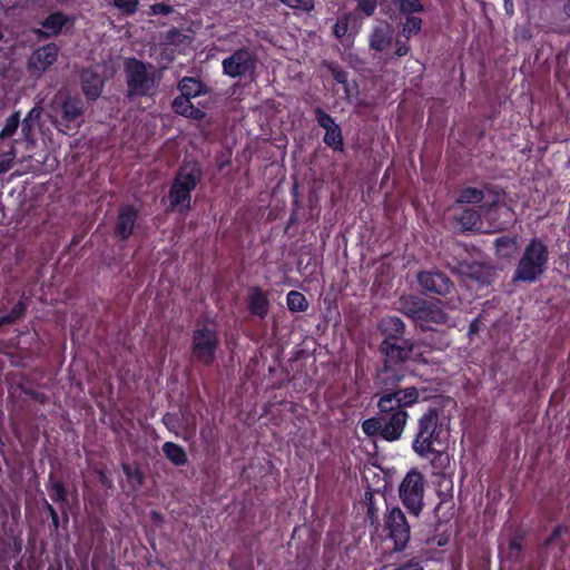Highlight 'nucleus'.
<instances>
[{"instance_id": "48", "label": "nucleus", "mask_w": 570, "mask_h": 570, "mask_svg": "<svg viewBox=\"0 0 570 570\" xmlns=\"http://www.w3.org/2000/svg\"><path fill=\"white\" fill-rule=\"evenodd\" d=\"M391 570H424V567L417 559H411Z\"/></svg>"}, {"instance_id": "50", "label": "nucleus", "mask_w": 570, "mask_h": 570, "mask_svg": "<svg viewBox=\"0 0 570 570\" xmlns=\"http://www.w3.org/2000/svg\"><path fill=\"white\" fill-rule=\"evenodd\" d=\"M46 510L51 518L52 525L55 529L59 528V517L55 508L50 503H46Z\"/></svg>"}, {"instance_id": "43", "label": "nucleus", "mask_w": 570, "mask_h": 570, "mask_svg": "<svg viewBox=\"0 0 570 570\" xmlns=\"http://www.w3.org/2000/svg\"><path fill=\"white\" fill-rule=\"evenodd\" d=\"M515 242L509 237H499L495 239V247L498 254L501 256H507L508 253H504V249L514 248Z\"/></svg>"}, {"instance_id": "57", "label": "nucleus", "mask_w": 570, "mask_h": 570, "mask_svg": "<svg viewBox=\"0 0 570 570\" xmlns=\"http://www.w3.org/2000/svg\"><path fill=\"white\" fill-rule=\"evenodd\" d=\"M8 324V320L7 318H3L2 316L0 317V327L3 326V325H7Z\"/></svg>"}, {"instance_id": "47", "label": "nucleus", "mask_w": 570, "mask_h": 570, "mask_svg": "<svg viewBox=\"0 0 570 570\" xmlns=\"http://www.w3.org/2000/svg\"><path fill=\"white\" fill-rule=\"evenodd\" d=\"M163 422L167 426V429L171 432H174L176 435H179L178 433V417L176 414L173 413H166L163 416Z\"/></svg>"}, {"instance_id": "17", "label": "nucleus", "mask_w": 570, "mask_h": 570, "mask_svg": "<svg viewBox=\"0 0 570 570\" xmlns=\"http://www.w3.org/2000/svg\"><path fill=\"white\" fill-rule=\"evenodd\" d=\"M394 35L393 27L387 21H379L368 36L370 48L375 51H383L392 43Z\"/></svg>"}, {"instance_id": "18", "label": "nucleus", "mask_w": 570, "mask_h": 570, "mask_svg": "<svg viewBox=\"0 0 570 570\" xmlns=\"http://www.w3.org/2000/svg\"><path fill=\"white\" fill-rule=\"evenodd\" d=\"M137 218L138 212L132 206H121L116 223V235L121 239L129 238L134 232Z\"/></svg>"}, {"instance_id": "19", "label": "nucleus", "mask_w": 570, "mask_h": 570, "mask_svg": "<svg viewBox=\"0 0 570 570\" xmlns=\"http://www.w3.org/2000/svg\"><path fill=\"white\" fill-rule=\"evenodd\" d=\"M380 330L384 335L383 342H395L404 340L405 324L397 316H386L380 322Z\"/></svg>"}, {"instance_id": "52", "label": "nucleus", "mask_w": 570, "mask_h": 570, "mask_svg": "<svg viewBox=\"0 0 570 570\" xmlns=\"http://www.w3.org/2000/svg\"><path fill=\"white\" fill-rule=\"evenodd\" d=\"M561 532H562V528L561 527L554 528V530L552 531L551 535L547 540V544H551L553 541L559 539L560 535H561Z\"/></svg>"}, {"instance_id": "5", "label": "nucleus", "mask_w": 570, "mask_h": 570, "mask_svg": "<svg viewBox=\"0 0 570 570\" xmlns=\"http://www.w3.org/2000/svg\"><path fill=\"white\" fill-rule=\"evenodd\" d=\"M219 343L217 325L212 321L197 323L193 332V356L204 365H210Z\"/></svg>"}, {"instance_id": "38", "label": "nucleus", "mask_w": 570, "mask_h": 570, "mask_svg": "<svg viewBox=\"0 0 570 570\" xmlns=\"http://www.w3.org/2000/svg\"><path fill=\"white\" fill-rule=\"evenodd\" d=\"M399 10L404 14H412L423 11L420 0H397Z\"/></svg>"}, {"instance_id": "23", "label": "nucleus", "mask_w": 570, "mask_h": 570, "mask_svg": "<svg viewBox=\"0 0 570 570\" xmlns=\"http://www.w3.org/2000/svg\"><path fill=\"white\" fill-rule=\"evenodd\" d=\"M268 299L261 288L255 287L250 291L249 311L252 314L265 317L268 312Z\"/></svg>"}, {"instance_id": "13", "label": "nucleus", "mask_w": 570, "mask_h": 570, "mask_svg": "<svg viewBox=\"0 0 570 570\" xmlns=\"http://www.w3.org/2000/svg\"><path fill=\"white\" fill-rule=\"evenodd\" d=\"M458 272L466 278L479 283L480 285H489L494 276V268L488 264L473 262H462L458 265Z\"/></svg>"}, {"instance_id": "59", "label": "nucleus", "mask_w": 570, "mask_h": 570, "mask_svg": "<svg viewBox=\"0 0 570 570\" xmlns=\"http://www.w3.org/2000/svg\"><path fill=\"white\" fill-rule=\"evenodd\" d=\"M3 39V33L2 31L0 30V41Z\"/></svg>"}, {"instance_id": "32", "label": "nucleus", "mask_w": 570, "mask_h": 570, "mask_svg": "<svg viewBox=\"0 0 570 570\" xmlns=\"http://www.w3.org/2000/svg\"><path fill=\"white\" fill-rule=\"evenodd\" d=\"M324 142L335 151L343 150V136L340 126L332 128L328 132H325Z\"/></svg>"}, {"instance_id": "51", "label": "nucleus", "mask_w": 570, "mask_h": 570, "mask_svg": "<svg viewBox=\"0 0 570 570\" xmlns=\"http://www.w3.org/2000/svg\"><path fill=\"white\" fill-rule=\"evenodd\" d=\"M410 51V47L406 42H400L397 41V46H396V49H395V55L397 57H403L405 55H407Z\"/></svg>"}, {"instance_id": "54", "label": "nucleus", "mask_w": 570, "mask_h": 570, "mask_svg": "<svg viewBox=\"0 0 570 570\" xmlns=\"http://www.w3.org/2000/svg\"><path fill=\"white\" fill-rule=\"evenodd\" d=\"M563 12L570 19V0L564 3Z\"/></svg>"}, {"instance_id": "7", "label": "nucleus", "mask_w": 570, "mask_h": 570, "mask_svg": "<svg viewBox=\"0 0 570 570\" xmlns=\"http://www.w3.org/2000/svg\"><path fill=\"white\" fill-rule=\"evenodd\" d=\"M384 528L394 541V550L402 551L410 541L411 528L404 512L399 507L386 510Z\"/></svg>"}, {"instance_id": "26", "label": "nucleus", "mask_w": 570, "mask_h": 570, "mask_svg": "<svg viewBox=\"0 0 570 570\" xmlns=\"http://www.w3.org/2000/svg\"><path fill=\"white\" fill-rule=\"evenodd\" d=\"M173 109L176 114L186 117L198 118V115H200V110L193 106L190 98L183 95L174 99Z\"/></svg>"}, {"instance_id": "36", "label": "nucleus", "mask_w": 570, "mask_h": 570, "mask_svg": "<svg viewBox=\"0 0 570 570\" xmlns=\"http://www.w3.org/2000/svg\"><path fill=\"white\" fill-rule=\"evenodd\" d=\"M17 157V150L13 144L10 146L8 151L0 154V175L7 173L13 167L14 159Z\"/></svg>"}, {"instance_id": "46", "label": "nucleus", "mask_w": 570, "mask_h": 570, "mask_svg": "<svg viewBox=\"0 0 570 570\" xmlns=\"http://www.w3.org/2000/svg\"><path fill=\"white\" fill-rule=\"evenodd\" d=\"M348 29V20L347 18H338L336 23L333 27V32L336 36V38L341 39L343 38Z\"/></svg>"}, {"instance_id": "30", "label": "nucleus", "mask_w": 570, "mask_h": 570, "mask_svg": "<svg viewBox=\"0 0 570 570\" xmlns=\"http://www.w3.org/2000/svg\"><path fill=\"white\" fill-rule=\"evenodd\" d=\"M124 473L127 476V481L131 490H137L144 483V474L138 468H134L130 464L124 463L121 465Z\"/></svg>"}, {"instance_id": "1", "label": "nucleus", "mask_w": 570, "mask_h": 570, "mask_svg": "<svg viewBox=\"0 0 570 570\" xmlns=\"http://www.w3.org/2000/svg\"><path fill=\"white\" fill-rule=\"evenodd\" d=\"M446 436L448 431L440 421V411L436 407H429L417 420L412 449L423 459L435 454L433 464L443 466L449 463V455L439 448L444 446Z\"/></svg>"}, {"instance_id": "34", "label": "nucleus", "mask_w": 570, "mask_h": 570, "mask_svg": "<svg viewBox=\"0 0 570 570\" xmlns=\"http://www.w3.org/2000/svg\"><path fill=\"white\" fill-rule=\"evenodd\" d=\"M20 124V112L16 111L4 122L3 128L0 131V138L6 139L12 137Z\"/></svg>"}, {"instance_id": "2", "label": "nucleus", "mask_w": 570, "mask_h": 570, "mask_svg": "<svg viewBox=\"0 0 570 570\" xmlns=\"http://www.w3.org/2000/svg\"><path fill=\"white\" fill-rule=\"evenodd\" d=\"M124 72L127 85V97L154 98L159 91L164 72L150 62L130 57L124 61Z\"/></svg>"}, {"instance_id": "6", "label": "nucleus", "mask_w": 570, "mask_h": 570, "mask_svg": "<svg viewBox=\"0 0 570 570\" xmlns=\"http://www.w3.org/2000/svg\"><path fill=\"white\" fill-rule=\"evenodd\" d=\"M425 492V478L416 469H411L399 487V497L407 511L419 517L423 509V498Z\"/></svg>"}, {"instance_id": "14", "label": "nucleus", "mask_w": 570, "mask_h": 570, "mask_svg": "<svg viewBox=\"0 0 570 570\" xmlns=\"http://www.w3.org/2000/svg\"><path fill=\"white\" fill-rule=\"evenodd\" d=\"M404 379V371L401 366L385 363L376 375L375 384L382 395L394 391Z\"/></svg>"}, {"instance_id": "39", "label": "nucleus", "mask_w": 570, "mask_h": 570, "mask_svg": "<svg viewBox=\"0 0 570 570\" xmlns=\"http://www.w3.org/2000/svg\"><path fill=\"white\" fill-rule=\"evenodd\" d=\"M279 1L293 10L309 12L314 9V0H279Z\"/></svg>"}, {"instance_id": "10", "label": "nucleus", "mask_w": 570, "mask_h": 570, "mask_svg": "<svg viewBox=\"0 0 570 570\" xmlns=\"http://www.w3.org/2000/svg\"><path fill=\"white\" fill-rule=\"evenodd\" d=\"M419 390L414 386L406 389H395L380 396V405L382 407L392 410H406L407 406L413 405L419 400Z\"/></svg>"}, {"instance_id": "45", "label": "nucleus", "mask_w": 570, "mask_h": 570, "mask_svg": "<svg viewBox=\"0 0 570 570\" xmlns=\"http://www.w3.org/2000/svg\"><path fill=\"white\" fill-rule=\"evenodd\" d=\"M357 2V8L365 16L370 17L374 13L376 9V0H355Z\"/></svg>"}, {"instance_id": "41", "label": "nucleus", "mask_w": 570, "mask_h": 570, "mask_svg": "<svg viewBox=\"0 0 570 570\" xmlns=\"http://www.w3.org/2000/svg\"><path fill=\"white\" fill-rule=\"evenodd\" d=\"M50 498L55 502H66L67 501V491L60 481H53L51 483Z\"/></svg>"}, {"instance_id": "24", "label": "nucleus", "mask_w": 570, "mask_h": 570, "mask_svg": "<svg viewBox=\"0 0 570 570\" xmlns=\"http://www.w3.org/2000/svg\"><path fill=\"white\" fill-rule=\"evenodd\" d=\"M165 456L176 466H183L188 462L186 451L179 444L165 442L163 445Z\"/></svg>"}, {"instance_id": "42", "label": "nucleus", "mask_w": 570, "mask_h": 570, "mask_svg": "<svg viewBox=\"0 0 570 570\" xmlns=\"http://www.w3.org/2000/svg\"><path fill=\"white\" fill-rule=\"evenodd\" d=\"M26 313V305L23 302H18L11 309V312L7 315H3V318L8 320V324H12L16 321L20 320Z\"/></svg>"}, {"instance_id": "33", "label": "nucleus", "mask_w": 570, "mask_h": 570, "mask_svg": "<svg viewBox=\"0 0 570 570\" xmlns=\"http://www.w3.org/2000/svg\"><path fill=\"white\" fill-rule=\"evenodd\" d=\"M362 431L365 435L373 438L379 435L382 439V422L380 416L370 417L362 422Z\"/></svg>"}, {"instance_id": "29", "label": "nucleus", "mask_w": 570, "mask_h": 570, "mask_svg": "<svg viewBox=\"0 0 570 570\" xmlns=\"http://www.w3.org/2000/svg\"><path fill=\"white\" fill-rule=\"evenodd\" d=\"M484 193L482 189L466 187L461 189L456 203L459 204H479L483 200Z\"/></svg>"}, {"instance_id": "37", "label": "nucleus", "mask_w": 570, "mask_h": 570, "mask_svg": "<svg viewBox=\"0 0 570 570\" xmlns=\"http://www.w3.org/2000/svg\"><path fill=\"white\" fill-rule=\"evenodd\" d=\"M314 112L317 124L325 129V132H328L330 130H332V128L338 126L335 122L334 118L327 112H325L323 109L316 108Z\"/></svg>"}, {"instance_id": "58", "label": "nucleus", "mask_w": 570, "mask_h": 570, "mask_svg": "<svg viewBox=\"0 0 570 570\" xmlns=\"http://www.w3.org/2000/svg\"><path fill=\"white\" fill-rule=\"evenodd\" d=\"M511 546H512V548L519 549V546L515 543H512Z\"/></svg>"}, {"instance_id": "16", "label": "nucleus", "mask_w": 570, "mask_h": 570, "mask_svg": "<svg viewBox=\"0 0 570 570\" xmlns=\"http://www.w3.org/2000/svg\"><path fill=\"white\" fill-rule=\"evenodd\" d=\"M61 111L63 128H60V130L67 132L69 129L79 127L78 119L82 116L85 106L81 99L67 97L61 105Z\"/></svg>"}, {"instance_id": "20", "label": "nucleus", "mask_w": 570, "mask_h": 570, "mask_svg": "<svg viewBox=\"0 0 570 570\" xmlns=\"http://www.w3.org/2000/svg\"><path fill=\"white\" fill-rule=\"evenodd\" d=\"M448 320L449 317L442 308L433 303L424 301V304L419 312L416 324L424 327L426 323L444 324Z\"/></svg>"}, {"instance_id": "55", "label": "nucleus", "mask_w": 570, "mask_h": 570, "mask_svg": "<svg viewBox=\"0 0 570 570\" xmlns=\"http://www.w3.org/2000/svg\"><path fill=\"white\" fill-rule=\"evenodd\" d=\"M367 514H368V518L373 521L374 517H375V510L372 504H370V507H368Z\"/></svg>"}, {"instance_id": "40", "label": "nucleus", "mask_w": 570, "mask_h": 570, "mask_svg": "<svg viewBox=\"0 0 570 570\" xmlns=\"http://www.w3.org/2000/svg\"><path fill=\"white\" fill-rule=\"evenodd\" d=\"M111 3L126 14H134L138 9V0H111Z\"/></svg>"}, {"instance_id": "28", "label": "nucleus", "mask_w": 570, "mask_h": 570, "mask_svg": "<svg viewBox=\"0 0 570 570\" xmlns=\"http://www.w3.org/2000/svg\"><path fill=\"white\" fill-rule=\"evenodd\" d=\"M423 304L424 301L420 298H415L413 296L403 297L400 301V311L404 313L406 316L414 320V322L416 323L419 312L422 308Z\"/></svg>"}, {"instance_id": "9", "label": "nucleus", "mask_w": 570, "mask_h": 570, "mask_svg": "<svg viewBox=\"0 0 570 570\" xmlns=\"http://www.w3.org/2000/svg\"><path fill=\"white\" fill-rule=\"evenodd\" d=\"M376 405L382 422V440L387 442L400 440L409 420L407 411L397 410L395 407L392 410L384 409L380 405V400H377Z\"/></svg>"}, {"instance_id": "21", "label": "nucleus", "mask_w": 570, "mask_h": 570, "mask_svg": "<svg viewBox=\"0 0 570 570\" xmlns=\"http://www.w3.org/2000/svg\"><path fill=\"white\" fill-rule=\"evenodd\" d=\"M81 85L85 95L94 100L101 94L104 82L96 72L85 70L81 75Z\"/></svg>"}, {"instance_id": "31", "label": "nucleus", "mask_w": 570, "mask_h": 570, "mask_svg": "<svg viewBox=\"0 0 570 570\" xmlns=\"http://www.w3.org/2000/svg\"><path fill=\"white\" fill-rule=\"evenodd\" d=\"M287 307L292 312H304L308 307L306 297L296 291H291L287 294Z\"/></svg>"}, {"instance_id": "53", "label": "nucleus", "mask_w": 570, "mask_h": 570, "mask_svg": "<svg viewBox=\"0 0 570 570\" xmlns=\"http://www.w3.org/2000/svg\"><path fill=\"white\" fill-rule=\"evenodd\" d=\"M151 10L154 13H168L169 12V9L167 6L165 4H160V3H156L151 7Z\"/></svg>"}, {"instance_id": "27", "label": "nucleus", "mask_w": 570, "mask_h": 570, "mask_svg": "<svg viewBox=\"0 0 570 570\" xmlns=\"http://www.w3.org/2000/svg\"><path fill=\"white\" fill-rule=\"evenodd\" d=\"M178 89L183 96L186 97H197L203 92V83L193 77H184L178 82Z\"/></svg>"}, {"instance_id": "15", "label": "nucleus", "mask_w": 570, "mask_h": 570, "mask_svg": "<svg viewBox=\"0 0 570 570\" xmlns=\"http://www.w3.org/2000/svg\"><path fill=\"white\" fill-rule=\"evenodd\" d=\"M59 47L47 43L36 49L29 58V68L35 71H46L58 58Z\"/></svg>"}, {"instance_id": "3", "label": "nucleus", "mask_w": 570, "mask_h": 570, "mask_svg": "<svg viewBox=\"0 0 570 570\" xmlns=\"http://www.w3.org/2000/svg\"><path fill=\"white\" fill-rule=\"evenodd\" d=\"M549 261V250L542 239L534 237L524 247L517 264L512 281L534 283L544 273Z\"/></svg>"}, {"instance_id": "8", "label": "nucleus", "mask_w": 570, "mask_h": 570, "mask_svg": "<svg viewBox=\"0 0 570 570\" xmlns=\"http://www.w3.org/2000/svg\"><path fill=\"white\" fill-rule=\"evenodd\" d=\"M256 65V56L248 48L237 49L222 62L224 75L230 78L252 77Z\"/></svg>"}, {"instance_id": "25", "label": "nucleus", "mask_w": 570, "mask_h": 570, "mask_svg": "<svg viewBox=\"0 0 570 570\" xmlns=\"http://www.w3.org/2000/svg\"><path fill=\"white\" fill-rule=\"evenodd\" d=\"M458 225L463 230H472L481 224V217L479 212L474 209H463L456 217Z\"/></svg>"}, {"instance_id": "11", "label": "nucleus", "mask_w": 570, "mask_h": 570, "mask_svg": "<svg viewBox=\"0 0 570 570\" xmlns=\"http://www.w3.org/2000/svg\"><path fill=\"white\" fill-rule=\"evenodd\" d=\"M381 352L385 355V363L396 365L407 361L414 350V344L409 340L395 342H382Z\"/></svg>"}, {"instance_id": "12", "label": "nucleus", "mask_w": 570, "mask_h": 570, "mask_svg": "<svg viewBox=\"0 0 570 570\" xmlns=\"http://www.w3.org/2000/svg\"><path fill=\"white\" fill-rule=\"evenodd\" d=\"M417 281L424 291L443 296L453 287L451 279L440 272H422L417 275Z\"/></svg>"}, {"instance_id": "49", "label": "nucleus", "mask_w": 570, "mask_h": 570, "mask_svg": "<svg viewBox=\"0 0 570 570\" xmlns=\"http://www.w3.org/2000/svg\"><path fill=\"white\" fill-rule=\"evenodd\" d=\"M332 75L334 79L340 83H345L347 81V72L337 67L332 68Z\"/></svg>"}, {"instance_id": "44", "label": "nucleus", "mask_w": 570, "mask_h": 570, "mask_svg": "<svg viewBox=\"0 0 570 570\" xmlns=\"http://www.w3.org/2000/svg\"><path fill=\"white\" fill-rule=\"evenodd\" d=\"M42 107L40 105L35 106L22 121L23 130L30 128V122L38 120L41 117Z\"/></svg>"}, {"instance_id": "22", "label": "nucleus", "mask_w": 570, "mask_h": 570, "mask_svg": "<svg viewBox=\"0 0 570 570\" xmlns=\"http://www.w3.org/2000/svg\"><path fill=\"white\" fill-rule=\"evenodd\" d=\"M66 22L67 18L62 13H51L43 20L42 29L38 30V33L47 38L56 36L62 30Z\"/></svg>"}, {"instance_id": "4", "label": "nucleus", "mask_w": 570, "mask_h": 570, "mask_svg": "<svg viewBox=\"0 0 570 570\" xmlns=\"http://www.w3.org/2000/svg\"><path fill=\"white\" fill-rule=\"evenodd\" d=\"M202 179V170L196 165H185L178 171L169 190V203L173 209L186 212L190 207V193Z\"/></svg>"}, {"instance_id": "56", "label": "nucleus", "mask_w": 570, "mask_h": 570, "mask_svg": "<svg viewBox=\"0 0 570 570\" xmlns=\"http://www.w3.org/2000/svg\"><path fill=\"white\" fill-rule=\"evenodd\" d=\"M100 479L104 484L110 485V481L106 478L104 473H100Z\"/></svg>"}, {"instance_id": "35", "label": "nucleus", "mask_w": 570, "mask_h": 570, "mask_svg": "<svg viewBox=\"0 0 570 570\" xmlns=\"http://www.w3.org/2000/svg\"><path fill=\"white\" fill-rule=\"evenodd\" d=\"M422 29V19L417 17H407L402 24V35L410 39L412 36L417 35Z\"/></svg>"}]
</instances>
